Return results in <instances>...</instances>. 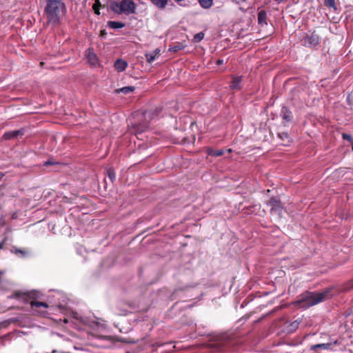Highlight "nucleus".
I'll return each instance as SVG.
<instances>
[{"label":"nucleus","mask_w":353,"mask_h":353,"mask_svg":"<svg viewBox=\"0 0 353 353\" xmlns=\"http://www.w3.org/2000/svg\"><path fill=\"white\" fill-rule=\"evenodd\" d=\"M330 289H327L320 293L305 292L298 297L295 304L302 307H309L324 301L330 296Z\"/></svg>","instance_id":"1"},{"label":"nucleus","mask_w":353,"mask_h":353,"mask_svg":"<svg viewBox=\"0 0 353 353\" xmlns=\"http://www.w3.org/2000/svg\"><path fill=\"white\" fill-rule=\"evenodd\" d=\"M64 9V4L59 1L50 0L47 3L46 13L49 23L57 24L60 20V14Z\"/></svg>","instance_id":"2"},{"label":"nucleus","mask_w":353,"mask_h":353,"mask_svg":"<svg viewBox=\"0 0 353 353\" xmlns=\"http://www.w3.org/2000/svg\"><path fill=\"white\" fill-rule=\"evenodd\" d=\"M110 8L113 12L117 14L130 15L135 13L137 4L133 0H121L111 2Z\"/></svg>","instance_id":"3"},{"label":"nucleus","mask_w":353,"mask_h":353,"mask_svg":"<svg viewBox=\"0 0 353 353\" xmlns=\"http://www.w3.org/2000/svg\"><path fill=\"white\" fill-rule=\"evenodd\" d=\"M15 298L21 299L25 301H27L28 299H32L30 301V304L32 307H44L48 308V305L45 302L37 301L34 299H37L39 296V293L37 291H30L26 293L24 292H16L14 294Z\"/></svg>","instance_id":"4"},{"label":"nucleus","mask_w":353,"mask_h":353,"mask_svg":"<svg viewBox=\"0 0 353 353\" xmlns=\"http://www.w3.org/2000/svg\"><path fill=\"white\" fill-rule=\"evenodd\" d=\"M321 38L315 32L311 33H305L302 37L301 45L305 48H314L319 45Z\"/></svg>","instance_id":"5"},{"label":"nucleus","mask_w":353,"mask_h":353,"mask_svg":"<svg viewBox=\"0 0 353 353\" xmlns=\"http://www.w3.org/2000/svg\"><path fill=\"white\" fill-rule=\"evenodd\" d=\"M69 319L71 323L74 325V327L77 330H83L85 325V320L80 316L78 313L70 310L68 307V323H69Z\"/></svg>","instance_id":"6"},{"label":"nucleus","mask_w":353,"mask_h":353,"mask_svg":"<svg viewBox=\"0 0 353 353\" xmlns=\"http://www.w3.org/2000/svg\"><path fill=\"white\" fill-rule=\"evenodd\" d=\"M267 205L270 207V213L272 214L277 215L279 217L281 216L283 206L279 199L272 197L267 203Z\"/></svg>","instance_id":"7"},{"label":"nucleus","mask_w":353,"mask_h":353,"mask_svg":"<svg viewBox=\"0 0 353 353\" xmlns=\"http://www.w3.org/2000/svg\"><path fill=\"white\" fill-rule=\"evenodd\" d=\"M85 59L87 62L91 65L96 66L99 63V59L97 55L94 52L92 48H88L85 52Z\"/></svg>","instance_id":"8"},{"label":"nucleus","mask_w":353,"mask_h":353,"mask_svg":"<svg viewBox=\"0 0 353 353\" xmlns=\"http://www.w3.org/2000/svg\"><path fill=\"white\" fill-rule=\"evenodd\" d=\"M161 112L162 108L161 107L156 108L155 109L145 111L143 114V117H144V120L148 119L150 121L151 120L159 117Z\"/></svg>","instance_id":"9"},{"label":"nucleus","mask_w":353,"mask_h":353,"mask_svg":"<svg viewBox=\"0 0 353 353\" xmlns=\"http://www.w3.org/2000/svg\"><path fill=\"white\" fill-rule=\"evenodd\" d=\"M161 112L162 108L161 107L156 108L155 109L145 111L143 114V117H144V120L148 119L150 121L151 120L159 117Z\"/></svg>","instance_id":"10"},{"label":"nucleus","mask_w":353,"mask_h":353,"mask_svg":"<svg viewBox=\"0 0 353 353\" xmlns=\"http://www.w3.org/2000/svg\"><path fill=\"white\" fill-rule=\"evenodd\" d=\"M24 133L25 130L23 128L17 130L8 131L6 132L3 134L2 139L4 140L14 139H17L19 137H22L24 134Z\"/></svg>","instance_id":"11"},{"label":"nucleus","mask_w":353,"mask_h":353,"mask_svg":"<svg viewBox=\"0 0 353 353\" xmlns=\"http://www.w3.org/2000/svg\"><path fill=\"white\" fill-rule=\"evenodd\" d=\"M149 125L150 121L147 119L142 122L133 124L132 127L137 133H141L147 130L149 128Z\"/></svg>","instance_id":"12"},{"label":"nucleus","mask_w":353,"mask_h":353,"mask_svg":"<svg viewBox=\"0 0 353 353\" xmlns=\"http://www.w3.org/2000/svg\"><path fill=\"white\" fill-rule=\"evenodd\" d=\"M281 117L285 122H290L293 119L292 112L285 106L282 107L281 110Z\"/></svg>","instance_id":"13"},{"label":"nucleus","mask_w":353,"mask_h":353,"mask_svg":"<svg viewBox=\"0 0 353 353\" xmlns=\"http://www.w3.org/2000/svg\"><path fill=\"white\" fill-rule=\"evenodd\" d=\"M242 77H232V80L230 83V88L232 90H241V89Z\"/></svg>","instance_id":"14"},{"label":"nucleus","mask_w":353,"mask_h":353,"mask_svg":"<svg viewBox=\"0 0 353 353\" xmlns=\"http://www.w3.org/2000/svg\"><path fill=\"white\" fill-rule=\"evenodd\" d=\"M127 66V62L121 59H117L114 63V68L119 72L124 71Z\"/></svg>","instance_id":"15"},{"label":"nucleus","mask_w":353,"mask_h":353,"mask_svg":"<svg viewBox=\"0 0 353 353\" xmlns=\"http://www.w3.org/2000/svg\"><path fill=\"white\" fill-rule=\"evenodd\" d=\"M258 23L261 26L267 25V14L265 10H261L259 12Z\"/></svg>","instance_id":"16"},{"label":"nucleus","mask_w":353,"mask_h":353,"mask_svg":"<svg viewBox=\"0 0 353 353\" xmlns=\"http://www.w3.org/2000/svg\"><path fill=\"white\" fill-rule=\"evenodd\" d=\"M135 90L134 86H125L121 88H118L115 90V92L117 94L123 93V94H128L131 92H133Z\"/></svg>","instance_id":"17"},{"label":"nucleus","mask_w":353,"mask_h":353,"mask_svg":"<svg viewBox=\"0 0 353 353\" xmlns=\"http://www.w3.org/2000/svg\"><path fill=\"white\" fill-rule=\"evenodd\" d=\"M278 137L283 141V145H287L290 143V137L288 132H280L278 133Z\"/></svg>","instance_id":"18"},{"label":"nucleus","mask_w":353,"mask_h":353,"mask_svg":"<svg viewBox=\"0 0 353 353\" xmlns=\"http://www.w3.org/2000/svg\"><path fill=\"white\" fill-rule=\"evenodd\" d=\"M169 0H150L151 3L159 9H164Z\"/></svg>","instance_id":"19"},{"label":"nucleus","mask_w":353,"mask_h":353,"mask_svg":"<svg viewBox=\"0 0 353 353\" xmlns=\"http://www.w3.org/2000/svg\"><path fill=\"white\" fill-rule=\"evenodd\" d=\"M108 26L112 29L122 28L125 26V23L120 21H109Z\"/></svg>","instance_id":"20"},{"label":"nucleus","mask_w":353,"mask_h":353,"mask_svg":"<svg viewBox=\"0 0 353 353\" xmlns=\"http://www.w3.org/2000/svg\"><path fill=\"white\" fill-rule=\"evenodd\" d=\"M207 153L208 155L213 157H221L224 154V150H214L212 148H208L207 150Z\"/></svg>","instance_id":"21"},{"label":"nucleus","mask_w":353,"mask_h":353,"mask_svg":"<svg viewBox=\"0 0 353 353\" xmlns=\"http://www.w3.org/2000/svg\"><path fill=\"white\" fill-rule=\"evenodd\" d=\"M201 8L209 9L213 4V0H198Z\"/></svg>","instance_id":"22"},{"label":"nucleus","mask_w":353,"mask_h":353,"mask_svg":"<svg viewBox=\"0 0 353 353\" xmlns=\"http://www.w3.org/2000/svg\"><path fill=\"white\" fill-rule=\"evenodd\" d=\"M301 323V320H296L293 322H292L288 326V331L290 332H294L295 330H296L299 327V325Z\"/></svg>","instance_id":"23"},{"label":"nucleus","mask_w":353,"mask_h":353,"mask_svg":"<svg viewBox=\"0 0 353 353\" xmlns=\"http://www.w3.org/2000/svg\"><path fill=\"white\" fill-rule=\"evenodd\" d=\"M330 345H331L330 343H319V344H316V345H312L310 349L312 350H316L319 348L323 349V350H327L330 347Z\"/></svg>","instance_id":"24"},{"label":"nucleus","mask_w":353,"mask_h":353,"mask_svg":"<svg viewBox=\"0 0 353 353\" xmlns=\"http://www.w3.org/2000/svg\"><path fill=\"white\" fill-rule=\"evenodd\" d=\"M106 172L110 181L111 183H113L116 179V173L114 170L112 168H109L107 169Z\"/></svg>","instance_id":"25"},{"label":"nucleus","mask_w":353,"mask_h":353,"mask_svg":"<svg viewBox=\"0 0 353 353\" xmlns=\"http://www.w3.org/2000/svg\"><path fill=\"white\" fill-rule=\"evenodd\" d=\"M83 197H79L75 194H74L73 197L72 198H68V203H75L78 206L79 204V202L83 200Z\"/></svg>","instance_id":"26"},{"label":"nucleus","mask_w":353,"mask_h":353,"mask_svg":"<svg viewBox=\"0 0 353 353\" xmlns=\"http://www.w3.org/2000/svg\"><path fill=\"white\" fill-rule=\"evenodd\" d=\"M335 1L336 0H324V5L329 8H333L336 10L337 8Z\"/></svg>","instance_id":"27"},{"label":"nucleus","mask_w":353,"mask_h":353,"mask_svg":"<svg viewBox=\"0 0 353 353\" xmlns=\"http://www.w3.org/2000/svg\"><path fill=\"white\" fill-rule=\"evenodd\" d=\"M12 252H13L16 254H20L23 257L27 256V254H28V251H26L25 250H21V249H19L17 248H14V247L12 248Z\"/></svg>","instance_id":"28"},{"label":"nucleus","mask_w":353,"mask_h":353,"mask_svg":"<svg viewBox=\"0 0 353 353\" xmlns=\"http://www.w3.org/2000/svg\"><path fill=\"white\" fill-rule=\"evenodd\" d=\"M204 37V33L201 32L197 34H196L193 37V41L194 43H199L200 42Z\"/></svg>","instance_id":"29"},{"label":"nucleus","mask_w":353,"mask_h":353,"mask_svg":"<svg viewBox=\"0 0 353 353\" xmlns=\"http://www.w3.org/2000/svg\"><path fill=\"white\" fill-rule=\"evenodd\" d=\"M146 60L148 63H152L156 58V54L154 52H149L145 54Z\"/></svg>","instance_id":"30"},{"label":"nucleus","mask_w":353,"mask_h":353,"mask_svg":"<svg viewBox=\"0 0 353 353\" xmlns=\"http://www.w3.org/2000/svg\"><path fill=\"white\" fill-rule=\"evenodd\" d=\"M100 7H101V3H100L99 0H96L95 3H94V5L92 6V9L94 10L95 14H100V12H99Z\"/></svg>","instance_id":"31"},{"label":"nucleus","mask_w":353,"mask_h":353,"mask_svg":"<svg viewBox=\"0 0 353 353\" xmlns=\"http://www.w3.org/2000/svg\"><path fill=\"white\" fill-rule=\"evenodd\" d=\"M342 138L344 140H347V141H348L350 142H352L353 141L352 136L350 134H349L343 133L342 134Z\"/></svg>","instance_id":"32"},{"label":"nucleus","mask_w":353,"mask_h":353,"mask_svg":"<svg viewBox=\"0 0 353 353\" xmlns=\"http://www.w3.org/2000/svg\"><path fill=\"white\" fill-rule=\"evenodd\" d=\"M180 49H181V48H180V46H173V47L170 48V51H172V52H177L178 50H179Z\"/></svg>","instance_id":"33"},{"label":"nucleus","mask_w":353,"mask_h":353,"mask_svg":"<svg viewBox=\"0 0 353 353\" xmlns=\"http://www.w3.org/2000/svg\"><path fill=\"white\" fill-rule=\"evenodd\" d=\"M351 285H349V284H347V285L345 287V290H350L353 288V281H350V283Z\"/></svg>","instance_id":"34"},{"label":"nucleus","mask_w":353,"mask_h":353,"mask_svg":"<svg viewBox=\"0 0 353 353\" xmlns=\"http://www.w3.org/2000/svg\"><path fill=\"white\" fill-rule=\"evenodd\" d=\"M223 59H218L216 62V65H222L223 63Z\"/></svg>","instance_id":"35"},{"label":"nucleus","mask_w":353,"mask_h":353,"mask_svg":"<svg viewBox=\"0 0 353 353\" xmlns=\"http://www.w3.org/2000/svg\"><path fill=\"white\" fill-rule=\"evenodd\" d=\"M233 2L236 3H241L242 2H245L246 1V0H232Z\"/></svg>","instance_id":"36"},{"label":"nucleus","mask_w":353,"mask_h":353,"mask_svg":"<svg viewBox=\"0 0 353 353\" xmlns=\"http://www.w3.org/2000/svg\"><path fill=\"white\" fill-rule=\"evenodd\" d=\"M4 242H5V240H3V241L0 243V250H1V249H3V245H4Z\"/></svg>","instance_id":"37"},{"label":"nucleus","mask_w":353,"mask_h":353,"mask_svg":"<svg viewBox=\"0 0 353 353\" xmlns=\"http://www.w3.org/2000/svg\"><path fill=\"white\" fill-rule=\"evenodd\" d=\"M154 52V54H156V56H157V54H159V53H160V50H159V49H156V50H155V51H154V52Z\"/></svg>","instance_id":"38"},{"label":"nucleus","mask_w":353,"mask_h":353,"mask_svg":"<svg viewBox=\"0 0 353 353\" xmlns=\"http://www.w3.org/2000/svg\"><path fill=\"white\" fill-rule=\"evenodd\" d=\"M3 176H4V174L2 172H0V181L3 179Z\"/></svg>","instance_id":"39"},{"label":"nucleus","mask_w":353,"mask_h":353,"mask_svg":"<svg viewBox=\"0 0 353 353\" xmlns=\"http://www.w3.org/2000/svg\"><path fill=\"white\" fill-rule=\"evenodd\" d=\"M222 345H228V341H224L223 343H221Z\"/></svg>","instance_id":"40"},{"label":"nucleus","mask_w":353,"mask_h":353,"mask_svg":"<svg viewBox=\"0 0 353 353\" xmlns=\"http://www.w3.org/2000/svg\"><path fill=\"white\" fill-rule=\"evenodd\" d=\"M48 164H52V163L50 161H47V162L45 163L44 165H48Z\"/></svg>","instance_id":"41"},{"label":"nucleus","mask_w":353,"mask_h":353,"mask_svg":"<svg viewBox=\"0 0 353 353\" xmlns=\"http://www.w3.org/2000/svg\"><path fill=\"white\" fill-rule=\"evenodd\" d=\"M276 1H277L278 3H281L282 1H283L284 0H275Z\"/></svg>","instance_id":"42"},{"label":"nucleus","mask_w":353,"mask_h":353,"mask_svg":"<svg viewBox=\"0 0 353 353\" xmlns=\"http://www.w3.org/2000/svg\"><path fill=\"white\" fill-rule=\"evenodd\" d=\"M101 34H105V30H102V31L101 32Z\"/></svg>","instance_id":"43"},{"label":"nucleus","mask_w":353,"mask_h":353,"mask_svg":"<svg viewBox=\"0 0 353 353\" xmlns=\"http://www.w3.org/2000/svg\"><path fill=\"white\" fill-rule=\"evenodd\" d=\"M228 152L229 153L232 152V149H228Z\"/></svg>","instance_id":"44"},{"label":"nucleus","mask_w":353,"mask_h":353,"mask_svg":"<svg viewBox=\"0 0 353 353\" xmlns=\"http://www.w3.org/2000/svg\"><path fill=\"white\" fill-rule=\"evenodd\" d=\"M63 322H64L65 323H66V319H63Z\"/></svg>","instance_id":"45"}]
</instances>
